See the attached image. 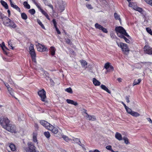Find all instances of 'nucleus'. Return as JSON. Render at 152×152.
I'll list each match as a JSON object with an SVG mask.
<instances>
[{
    "instance_id": "obj_1",
    "label": "nucleus",
    "mask_w": 152,
    "mask_h": 152,
    "mask_svg": "<svg viewBox=\"0 0 152 152\" xmlns=\"http://www.w3.org/2000/svg\"><path fill=\"white\" fill-rule=\"evenodd\" d=\"M115 30L117 35L120 37H123V35H125L128 38L130 37V36L126 33L125 29L122 26L116 27Z\"/></svg>"
},
{
    "instance_id": "obj_2",
    "label": "nucleus",
    "mask_w": 152,
    "mask_h": 152,
    "mask_svg": "<svg viewBox=\"0 0 152 152\" xmlns=\"http://www.w3.org/2000/svg\"><path fill=\"white\" fill-rule=\"evenodd\" d=\"M0 124L2 127L5 129L10 124L9 120L7 118H3L0 119Z\"/></svg>"
},
{
    "instance_id": "obj_3",
    "label": "nucleus",
    "mask_w": 152,
    "mask_h": 152,
    "mask_svg": "<svg viewBox=\"0 0 152 152\" xmlns=\"http://www.w3.org/2000/svg\"><path fill=\"white\" fill-rule=\"evenodd\" d=\"M118 45L119 47H120L121 48L122 51L125 53L129 51V49L127 46L126 44L121 42L119 44H118Z\"/></svg>"
},
{
    "instance_id": "obj_4",
    "label": "nucleus",
    "mask_w": 152,
    "mask_h": 152,
    "mask_svg": "<svg viewBox=\"0 0 152 152\" xmlns=\"http://www.w3.org/2000/svg\"><path fill=\"white\" fill-rule=\"evenodd\" d=\"M5 129L8 131L12 133H16V126L15 125L11 124L9 125Z\"/></svg>"
},
{
    "instance_id": "obj_5",
    "label": "nucleus",
    "mask_w": 152,
    "mask_h": 152,
    "mask_svg": "<svg viewBox=\"0 0 152 152\" xmlns=\"http://www.w3.org/2000/svg\"><path fill=\"white\" fill-rule=\"evenodd\" d=\"M38 94L41 98V100L43 102L45 101L46 98V92L44 89H42L38 92Z\"/></svg>"
},
{
    "instance_id": "obj_6",
    "label": "nucleus",
    "mask_w": 152,
    "mask_h": 152,
    "mask_svg": "<svg viewBox=\"0 0 152 152\" xmlns=\"http://www.w3.org/2000/svg\"><path fill=\"white\" fill-rule=\"evenodd\" d=\"M83 110H84V116L87 120L93 121L96 120V118L95 116L88 115L86 112L87 110L85 109Z\"/></svg>"
},
{
    "instance_id": "obj_7",
    "label": "nucleus",
    "mask_w": 152,
    "mask_h": 152,
    "mask_svg": "<svg viewBox=\"0 0 152 152\" xmlns=\"http://www.w3.org/2000/svg\"><path fill=\"white\" fill-rule=\"evenodd\" d=\"M27 145L28 148L31 152H39L38 151L36 150V147L34 146L32 142H28Z\"/></svg>"
},
{
    "instance_id": "obj_8",
    "label": "nucleus",
    "mask_w": 152,
    "mask_h": 152,
    "mask_svg": "<svg viewBox=\"0 0 152 152\" xmlns=\"http://www.w3.org/2000/svg\"><path fill=\"white\" fill-rule=\"evenodd\" d=\"M40 123L42 125L48 129L52 127V125L45 120H41L40 121Z\"/></svg>"
},
{
    "instance_id": "obj_9",
    "label": "nucleus",
    "mask_w": 152,
    "mask_h": 152,
    "mask_svg": "<svg viewBox=\"0 0 152 152\" xmlns=\"http://www.w3.org/2000/svg\"><path fill=\"white\" fill-rule=\"evenodd\" d=\"M37 47L38 51L40 52H44L47 51L48 49L45 46L41 44L38 43L37 45Z\"/></svg>"
},
{
    "instance_id": "obj_10",
    "label": "nucleus",
    "mask_w": 152,
    "mask_h": 152,
    "mask_svg": "<svg viewBox=\"0 0 152 152\" xmlns=\"http://www.w3.org/2000/svg\"><path fill=\"white\" fill-rule=\"evenodd\" d=\"M59 10L61 12L64 10L65 3L62 0H59Z\"/></svg>"
},
{
    "instance_id": "obj_11",
    "label": "nucleus",
    "mask_w": 152,
    "mask_h": 152,
    "mask_svg": "<svg viewBox=\"0 0 152 152\" xmlns=\"http://www.w3.org/2000/svg\"><path fill=\"white\" fill-rule=\"evenodd\" d=\"M144 50L146 53L152 54V48L148 45H145L144 48Z\"/></svg>"
},
{
    "instance_id": "obj_12",
    "label": "nucleus",
    "mask_w": 152,
    "mask_h": 152,
    "mask_svg": "<svg viewBox=\"0 0 152 152\" xmlns=\"http://www.w3.org/2000/svg\"><path fill=\"white\" fill-rule=\"evenodd\" d=\"M4 19L2 20L4 24L7 26H9L11 20L7 17H4Z\"/></svg>"
},
{
    "instance_id": "obj_13",
    "label": "nucleus",
    "mask_w": 152,
    "mask_h": 152,
    "mask_svg": "<svg viewBox=\"0 0 152 152\" xmlns=\"http://www.w3.org/2000/svg\"><path fill=\"white\" fill-rule=\"evenodd\" d=\"M31 56L32 61L35 62L36 63V55L34 50L30 51L29 52Z\"/></svg>"
},
{
    "instance_id": "obj_14",
    "label": "nucleus",
    "mask_w": 152,
    "mask_h": 152,
    "mask_svg": "<svg viewBox=\"0 0 152 152\" xmlns=\"http://www.w3.org/2000/svg\"><path fill=\"white\" fill-rule=\"evenodd\" d=\"M66 101L68 104H73L75 106H76L78 105V103L77 102H75L73 100L70 99H67Z\"/></svg>"
},
{
    "instance_id": "obj_15",
    "label": "nucleus",
    "mask_w": 152,
    "mask_h": 152,
    "mask_svg": "<svg viewBox=\"0 0 152 152\" xmlns=\"http://www.w3.org/2000/svg\"><path fill=\"white\" fill-rule=\"evenodd\" d=\"M115 137L117 140L119 141L122 140L123 139L121 135L118 132L116 133Z\"/></svg>"
},
{
    "instance_id": "obj_16",
    "label": "nucleus",
    "mask_w": 152,
    "mask_h": 152,
    "mask_svg": "<svg viewBox=\"0 0 152 152\" xmlns=\"http://www.w3.org/2000/svg\"><path fill=\"white\" fill-rule=\"evenodd\" d=\"M52 127H51V128L50 129H49L48 130H50L53 133L56 134L58 132V129L57 128L54 127L52 125Z\"/></svg>"
},
{
    "instance_id": "obj_17",
    "label": "nucleus",
    "mask_w": 152,
    "mask_h": 152,
    "mask_svg": "<svg viewBox=\"0 0 152 152\" xmlns=\"http://www.w3.org/2000/svg\"><path fill=\"white\" fill-rule=\"evenodd\" d=\"M37 134L35 133H33V141L34 142L37 143V144H38V142L37 140Z\"/></svg>"
},
{
    "instance_id": "obj_18",
    "label": "nucleus",
    "mask_w": 152,
    "mask_h": 152,
    "mask_svg": "<svg viewBox=\"0 0 152 152\" xmlns=\"http://www.w3.org/2000/svg\"><path fill=\"white\" fill-rule=\"evenodd\" d=\"M10 4L11 6L14 9H15L19 12H20V8L17 5H14L12 1H11Z\"/></svg>"
},
{
    "instance_id": "obj_19",
    "label": "nucleus",
    "mask_w": 152,
    "mask_h": 152,
    "mask_svg": "<svg viewBox=\"0 0 152 152\" xmlns=\"http://www.w3.org/2000/svg\"><path fill=\"white\" fill-rule=\"evenodd\" d=\"M101 88L103 90L106 91L109 94H111L110 91L108 89V88L104 85H102L101 86Z\"/></svg>"
},
{
    "instance_id": "obj_20",
    "label": "nucleus",
    "mask_w": 152,
    "mask_h": 152,
    "mask_svg": "<svg viewBox=\"0 0 152 152\" xmlns=\"http://www.w3.org/2000/svg\"><path fill=\"white\" fill-rule=\"evenodd\" d=\"M93 83L95 86H99L100 84V82L95 78L93 79Z\"/></svg>"
},
{
    "instance_id": "obj_21",
    "label": "nucleus",
    "mask_w": 152,
    "mask_h": 152,
    "mask_svg": "<svg viewBox=\"0 0 152 152\" xmlns=\"http://www.w3.org/2000/svg\"><path fill=\"white\" fill-rule=\"evenodd\" d=\"M9 147L10 148L11 150L12 151H15L16 150L15 145L12 143L10 144Z\"/></svg>"
},
{
    "instance_id": "obj_22",
    "label": "nucleus",
    "mask_w": 152,
    "mask_h": 152,
    "mask_svg": "<svg viewBox=\"0 0 152 152\" xmlns=\"http://www.w3.org/2000/svg\"><path fill=\"white\" fill-rule=\"evenodd\" d=\"M114 16L115 19L116 20H118L119 21L121 24V19L120 18V15L117 13L115 12L114 14Z\"/></svg>"
},
{
    "instance_id": "obj_23",
    "label": "nucleus",
    "mask_w": 152,
    "mask_h": 152,
    "mask_svg": "<svg viewBox=\"0 0 152 152\" xmlns=\"http://www.w3.org/2000/svg\"><path fill=\"white\" fill-rule=\"evenodd\" d=\"M1 3L3 6L6 9H8V6L7 3L5 1L3 0H1Z\"/></svg>"
},
{
    "instance_id": "obj_24",
    "label": "nucleus",
    "mask_w": 152,
    "mask_h": 152,
    "mask_svg": "<svg viewBox=\"0 0 152 152\" xmlns=\"http://www.w3.org/2000/svg\"><path fill=\"white\" fill-rule=\"evenodd\" d=\"M80 62L83 67H84L86 69L87 68V63L86 61L83 60L80 61Z\"/></svg>"
},
{
    "instance_id": "obj_25",
    "label": "nucleus",
    "mask_w": 152,
    "mask_h": 152,
    "mask_svg": "<svg viewBox=\"0 0 152 152\" xmlns=\"http://www.w3.org/2000/svg\"><path fill=\"white\" fill-rule=\"evenodd\" d=\"M141 80L140 79H139L137 80L135 79L133 83V86H134L135 85L139 84L141 82Z\"/></svg>"
},
{
    "instance_id": "obj_26",
    "label": "nucleus",
    "mask_w": 152,
    "mask_h": 152,
    "mask_svg": "<svg viewBox=\"0 0 152 152\" xmlns=\"http://www.w3.org/2000/svg\"><path fill=\"white\" fill-rule=\"evenodd\" d=\"M5 86H6V87H7V88L8 89V91L9 93H10V94L12 96L13 93H12L11 92H10V91H12V89L10 87L9 85L7 83H6V84L5 83Z\"/></svg>"
},
{
    "instance_id": "obj_27",
    "label": "nucleus",
    "mask_w": 152,
    "mask_h": 152,
    "mask_svg": "<svg viewBox=\"0 0 152 152\" xmlns=\"http://www.w3.org/2000/svg\"><path fill=\"white\" fill-rule=\"evenodd\" d=\"M56 49L53 47H51L50 49V51L51 54L52 56H54L55 55Z\"/></svg>"
},
{
    "instance_id": "obj_28",
    "label": "nucleus",
    "mask_w": 152,
    "mask_h": 152,
    "mask_svg": "<svg viewBox=\"0 0 152 152\" xmlns=\"http://www.w3.org/2000/svg\"><path fill=\"white\" fill-rule=\"evenodd\" d=\"M131 115L134 117H137L140 116V114L137 112L133 111Z\"/></svg>"
},
{
    "instance_id": "obj_29",
    "label": "nucleus",
    "mask_w": 152,
    "mask_h": 152,
    "mask_svg": "<svg viewBox=\"0 0 152 152\" xmlns=\"http://www.w3.org/2000/svg\"><path fill=\"white\" fill-rule=\"evenodd\" d=\"M9 25H10L8 26H10L13 28H15L16 27V24L13 22L12 21L10 22Z\"/></svg>"
},
{
    "instance_id": "obj_30",
    "label": "nucleus",
    "mask_w": 152,
    "mask_h": 152,
    "mask_svg": "<svg viewBox=\"0 0 152 152\" xmlns=\"http://www.w3.org/2000/svg\"><path fill=\"white\" fill-rule=\"evenodd\" d=\"M133 9L136 11L141 12L142 11V9L140 7H138L137 6H135L134 7H133Z\"/></svg>"
},
{
    "instance_id": "obj_31",
    "label": "nucleus",
    "mask_w": 152,
    "mask_h": 152,
    "mask_svg": "<svg viewBox=\"0 0 152 152\" xmlns=\"http://www.w3.org/2000/svg\"><path fill=\"white\" fill-rule=\"evenodd\" d=\"M23 4L25 7L26 8L29 9L30 8V5L27 2L25 1L24 2Z\"/></svg>"
},
{
    "instance_id": "obj_32",
    "label": "nucleus",
    "mask_w": 152,
    "mask_h": 152,
    "mask_svg": "<svg viewBox=\"0 0 152 152\" xmlns=\"http://www.w3.org/2000/svg\"><path fill=\"white\" fill-rule=\"evenodd\" d=\"M95 26L96 28L100 30H101V29H102V28L103 27L100 25L99 24L97 23H96L95 24Z\"/></svg>"
},
{
    "instance_id": "obj_33",
    "label": "nucleus",
    "mask_w": 152,
    "mask_h": 152,
    "mask_svg": "<svg viewBox=\"0 0 152 152\" xmlns=\"http://www.w3.org/2000/svg\"><path fill=\"white\" fill-rule=\"evenodd\" d=\"M125 109L126 110V111L127 113L130 114L131 115V114H132V112H133V111L132 110L131 108H129L128 107H127Z\"/></svg>"
},
{
    "instance_id": "obj_34",
    "label": "nucleus",
    "mask_w": 152,
    "mask_h": 152,
    "mask_svg": "<svg viewBox=\"0 0 152 152\" xmlns=\"http://www.w3.org/2000/svg\"><path fill=\"white\" fill-rule=\"evenodd\" d=\"M22 18L24 20H26L27 18V16L25 13H23L21 14Z\"/></svg>"
},
{
    "instance_id": "obj_35",
    "label": "nucleus",
    "mask_w": 152,
    "mask_h": 152,
    "mask_svg": "<svg viewBox=\"0 0 152 152\" xmlns=\"http://www.w3.org/2000/svg\"><path fill=\"white\" fill-rule=\"evenodd\" d=\"M123 139L124 140V141L125 143L127 145L129 143V140L127 137H123Z\"/></svg>"
},
{
    "instance_id": "obj_36",
    "label": "nucleus",
    "mask_w": 152,
    "mask_h": 152,
    "mask_svg": "<svg viewBox=\"0 0 152 152\" xmlns=\"http://www.w3.org/2000/svg\"><path fill=\"white\" fill-rule=\"evenodd\" d=\"M41 12L49 20H50L48 14L46 12H45V11L43 10H42V11Z\"/></svg>"
},
{
    "instance_id": "obj_37",
    "label": "nucleus",
    "mask_w": 152,
    "mask_h": 152,
    "mask_svg": "<svg viewBox=\"0 0 152 152\" xmlns=\"http://www.w3.org/2000/svg\"><path fill=\"white\" fill-rule=\"evenodd\" d=\"M37 21L38 23L41 26L42 28L44 29H45L44 25L42 24L39 20L37 19Z\"/></svg>"
},
{
    "instance_id": "obj_38",
    "label": "nucleus",
    "mask_w": 152,
    "mask_h": 152,
    "mask_svg": "<svg viewBox=\"0 0 152 152\" xmlns=\"http://www.w3.org/2000/svg\"><path fill=\"white\" fill-rule=\"evenodd\" d=\"M65 91L71 94H72L73 92L72 89L70 87L66 89Z\"/></svg>"
},
{
    "instance_id": "obj_39",
    "label": "nucleus",
    "mask_w": 152,
    "mask_h": 152,
    "mask_svg": "<svg viewBox=\"0 0 152 152\" xmlns=\"http://www.w3.org/2000/svg\"><path fill=\"white\" fill-rule=\"evenodd\" d=\"M44 134L48 138H49L50 136V134L48 132H45L44 133Z\"/></svg>"
},
{
    "instance_id": "obj_40",
    "label": "nucleus",
    "mask_w": 152,
    "mask_h": 152,
    "mask_svg": "<svg viewBox=\"0 0 152 152\" xmlns=\"http://www.w3.org/2000/svg\"><path fill=\"white\" fill-rule=\"evenodd\" d=\"M34 1L35 4L37 6V8L40 10L41 12L42 11V10H43L40 7L35 1L34 0H32Z\"/></svg>"
},
{
    "instance_id": "obj_41",
    "label": "nucleus",
    "mask_w": 152,
    "mask_h": 152,
    "mask_svg": "<svg viewBox=\"0 0 152 152\" xmlns=\"http://www.w3.org/2000/svg\"><path fill=\"white\" fill-rule=\"evenodd\" d=\"M110 64L109 62L106 63L104 65V67L106 69H108L110 66Z\"/></svg>"
},
{
    "instance_id": "obj_42",
    "label": "nucleus",
    "mask_w": 152,
    "mask_h": 152,
    "mask_svg": "<svg viewBox=\"0 0 152 152\" xmlns=\"http://www.w3.org/2000/svg\"><path fill=\"white\" fill-rule=\"evenodd\" d=\"M147 4H150L152 7V0H144Z\"/></svg>"
},
{
    "instance_id": "obj_43",
    "label": "nucleus",
    "mask_w": 152,
    "mask_h": 152,
    "mask_svg": "<svg viewBox=\"0 0 152 152\" xmlns=\"http://www.w3.org/2000/svg\"><path fill=\"white\" fill-rule=\"evenodd\" d=\"M28 11L29 12L31 15L34 14L35 12V10L33 9L30 10H29Z\"/></svg>"
},
{
    "instance_id": "obj_44",
    "label": "nucleus",
    "mask_w": 152,
    "mask_h": 152,
    "mask_svg": "<svg viewBox=\"0 0 152 152\" xmlns=\"http://www.w3.org/2000/svg\"><path fill=\"white\" fill-rule=\"evenodd\" d=\"M146 30L148 32L152 35V31L151 29L149 28H146Z\"/></svg>"
},
{
    "instance_id": "obj_45",
    "label": "nucleus",
    "mask_w": 152,
    "mask_h": 152,
    "mask_svg": "<svg viewBox=\"0 0 152 152\" xmlns=\"http://www.w3.org/2000/svg\"><path fill=\"white\" fill-rule=\"evenodd\" d=\"M33 46L34 45L33 44H31L29 48V50H30V51L34 50Z\"/></svg>"
},
{
    "instance_id": "obj_46",
    "label": "nucleus",
    "mask_w": 152,
    "mask_h": 152,
    "mask_svg": "<svg viewBox=\"0 0 152 152\" xmlns=\"http://www.w3.org/2000/svg\"><path fill=\"white\" fill-rule=\"evenodd\" d=\"M62 138L66 141L68 142L69 141V139L68 137L65 135H63Z\"/></svg>"
},
{
    "instance_id": "obj_47",
    "label": "nucleus",
    "mask_w": 152,
    "mask_h": 152,
    "mask_svg": "<svg viewBox=\"0 0 152 152\" xmlns=\"http://www.w3.org/2000/svg\"><path fill=\"white\" fill-rule=\"evenodd\" d=\"M125 35H123V37H121V38H123L124 39L125 42L127 43H129L130 42V41L129 39H127L126 38L125 36H124Z\"/></svg>"
},
{
    "instance_id": "obj_48",
    "label": "nucleus",
    "mask_w": 152,
    "mask_h": 152,
    "mask_svg": "<svg viewBox=\"0 0 152 152\" xmlns=\"http://www.w3.org/2000/svg\"><path fill=\"white\" fill-rule=\"evenodd\" d=\"M8 46L10 48V49H11L12 50L14 48L12 46V44L11 42L10 41L8 42Z\"/></svg>"
},
{
    "instance_id": "obj_49",
    "label": "nucleus",
    "mask_w": 152,
    "mask_h": 152,
    "mask_svg": "<svg viewBox=\"0 0 152 152\" xmlns=\"http://www.w3.org/2000/svg\"><path fill=\"white\" fill-rule=\"evenodd\" d=\"M129 7H132L133 8V7H134L136 6L134 5V4L133 2H129Z\"/></svg>"
},
{
    "instance_id": "obj_50",
    "label": "nucleus",
    "mask_w": 152,
    "mask_h": 152,
    "mask_svg": "<svg viewBox=\"0 0 152 152\" xmlns=\"http://www.w3.org/2000/svg\"><path fill=\"white\" fill-rule=\"evenodd\" d=\"M73 141L77 143H78L79 142H80L81 143V142L80 141V140L78 138H74L73 140Z\"/></svg>"
},
{
    "instance_id": "obj_51",
    "label": "nucleus",
    "mask_w": 152,
    "mask_h": 152,
    "mask_svg": "<svg viewBox=\"0 0 152 152\" xmlns=\"http://www.w3.org/2000/svg\"><path fill=\"white\" fill-rule=\"evenodd\" d=\"M106 148L107 149L110 151H112V150H113L112 148V146L110 145L107 146Z\"/></svg>"
},
{
    "instance_id": "obj_52",
    "label": "nucleus",
    "mask_w": 152,
    "mask_h": 152,
    "mask_svg": "<svg viewBox=\"0 0 152 152\" xmlns=\"http://www.w3.org/2000/svg\"><path fill=\"white\" fill-rule=\"evenodd\" d=\"M101 30H102L103 32L105 33H107L108 32L107 29L104 28L103 27H102V29H101Z\"/></svg>"
},
{
    "instance_id": "obj_53",
    "label": "nucleus",
    "mask_w": 152,
    "mask_h": 152,
    "mask_svg": "<svg viewBox=\"0 0 152 152\" xmlns=\"http://www.w3.org/2000/svg\"><path fill=\"white\" fill-rule=\"evenodd\" d=\"M53 22V24H54V26L55 27H56L57 26L56 25H57V23L55 19H53L52 20Z\"/></svg>"
},
{
    "instance_id": "obj_54",
    "label": "nucleus",
    "mask_w": 152,
    "mask_h": 152,
    "mask_svg": "<svg viewBox=\"0 0 152 152\" xmlns=\"http://www.w3.org/2000/svg\"><path fill=\"white\" fill-rule=\"evenodd\" d=\"M129 96H126L125 98L126 100V101L127 103H129L130 102L129 101Z\"/></svg>"
},
{
    "instance_id": "obj_55",
    "label": "nucleus",
    "mask_w": 152,
    "mask_h": 152,
    "mask_svg": "<svg viewBox=\"0 0 152 152\" xmlns=\"http://www.w3.org/2000/svg\"><path fill=\"white\" fill-rule=\"evenodd\" d=\"M0 17L2 19V20L4 19V17H6V16H5L3 14L1 13L0 12Z\"/></svg>"
},
{
    "instance_id": "obj_56",
    "label": "nucleus",
    "mask_w": 152,
    "mask_h": 152,
    "mask_svg": "<svg viewBox=\"0 0 152 152\" xmlns=\"http://www.w3.org/2000/svg\"><path fill=\"white\" fill-rule=\"evenodd\" d=\"M56 28V30L58 34H61V32L57 28V27H55Z\"/></svg>"
},
{
    "instance_id": "obj_57",
    "label": "nucleus",
    "mask_w": 152,
    "mask_h": 152,
    "mask_svg": "<svg viewBox=\"0 0 152 152\" xmlns=\"http://www.w3.org/2000/svg\"><path fill=\"white\" fill-rule=\"evenodd\" d=\"M89 152H101L99 151L98 150L95 149L94 150V151L90 150L89 151Z\"/></svg>"
},
{
    "instance_id": "obj_58",
    "label": "nucleus",
    "mask_w": 152,
    "mask_h": 152,
    "mask_svg": "<svg viewBox=\"0 0 152 152\" xmlns=\"http://www.w3.org/2000/svg\"><path fill=\"white\" fill-rule=\"evenodd\" d=\"M66 42L67 43L69 44L70 43V40L69 39H66Z\"/></svg>"
},
{
    "instance_id": "obj_59",
    "label": "nucleus",
    "mask_w": 152,
    "mask_h": 152,
    "mask_svg": "<svg viewBox=\"0 0 152 152\" xmlns=\"http://www.w3.org/2000/svg\"><path fill=\"white\" fill-rule=\"evenodd\" d=\"M86 6L87 7V8H89V9H91L92 8V7H91V6L90 5V4H88V5H86Z\"/></svg>"
},
{
    "instance_id": "obj_60",
    "label": "nucleus",
    "mask_w": 152,
    "mask_h": 152,
    "mask_svg": "<svg viewBox=\"0 0 152 152\" xmlns=\"http://www.w3.org/2000/svg\"><path fill=\"white\" fill-rule=\"evenodd\" d=\"M147 119L148 120V121H149V122L150 123H152V120H151V119L150 118H147Z\"/></svg>"
},
{
    "instance_id": "obj_61",
    "label": "nucleus",
    "mask_w": 152,
    "mask_h": 152,
    "mask_svg": "<svg viewBox=\"0 0 152 152\" xmlns=\"http://www.w3.org/2000/svg\"><path fill=\"white\" fill-rule=\"evenodd\" d=\"M2 46H1V47H2V49H3V47H4L6 48H7L5 46V44H4V42H3L2 43Z\"/></svg>"
},
{
    "instance_id": "obj_62",
    "label": "nucleus",
    "mask_w": 152,
    "mask_h": 152,
    "mask_svg": "<svg viewBox=\"0 0 152 152\" xmlns=\"http://www.w3.org/2000/svg\"><path fill=\"white\" fill-rule=\"evenodd\" d=\"M122 104L124 105V107L125 109L127 107L126 105V104L123 102H121Z\"/></svg>"
},
{
    "instance_id": "obj_63",
    "label": "nucleus",
    "mask_w": 152,
    "mask_h": 152,
    "mask_svg": "<svg viewBox=\"0 0 152 152\" xmlns=\"http://www.w3.org/2000/svg\"><path fill=\"white\" fill-rule=\"evenodd\" d=\"M70 53L71 54H73L74 55L75 54V52L73 50H71V52H70Z\"/></svg>"
},
{
    "instance_id": "obj_64",
    "label": "nucleus",
    "mask_w": 152,
    "mask_h": 152,
    "mask_svg": "<svg viewBox=\"0 0 152 152\" xmlns=\"http://www.w3.org/2000/svg\"><path fill=\"white\" fill-rule=\"evenodd\" d=\"M117 80L119 82H121L122 81V79L121 78H118Z\"/></svg>"
}]
</instances>
